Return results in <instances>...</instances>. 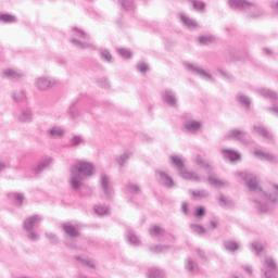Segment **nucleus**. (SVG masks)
Here are the masks:
<instances>
[{"label": "nucleus", "instance_id": "nucleus-1", "mask_svg": "<svg viewBox=\"0 0 278 278\" xmlns=\"http://www.w3.org/2000/svg\"><path fill=\"white\" fill-rule=\"evenodd\" d=\"M239 181H245L251 194L253 207L260 214H267L277 207L278 185H270L267 192L262 189L257 177L245 172L237 173Z\"/></svg>", "mask_w": 278, "mask_h": 278}, {"label": "nucleus", "instance_id": "nucleus-2", "mask_svg": "<svg viewBox=\"0 0 278 278\" xmlns=\"http://www.w3.org/2000/svg\"><path fill=\"white\" fill-rule=\"evenodd\" d=\"M94 175V165L85 160L76 161L70 168L68 184L74 192H81L86 188V179Z\"/></svg>", "mask_w": 278, "mask_h": 278}, {"label": "nucleus", "instance_id": "nucleus-3", "mask_svg": "<svg viewBox=\"0 0 278 278\" xmlns=\"http://www.w3.org/2000/svg\"><path fill=\"white\" fill-rule=\"evenodd\" d=\"M228 5L232 8V10H243L250 18H260V16H264L262 7L254 2H249L247 0H229Z\"/></svg>", "mask_w": 278, "mask_h": 278}, {"label": "nucleus", "instance_id": "nucleus-4", "mask_svg": "<svg viewBox=\"0 0 278 278\" xmlns=\"http://www.w3.org/2000/svg\"><path fill=\"white\" fill-rule=\"evenodd\" d=\"M74 37L72 38L71 42L77 49H96L94 43L88 41L90 40V36L86 34L84 30L74 27L72 29Z\"/></svg>", "mask_w": 278, "mask_h": 278}, {"label": "nucleus", "instance_id": "nucleus-5", "mask_svg": "<svg viewBox=\"0 0 278 278\" xmlns=\"http://www.w3.org/2000/svg\"><path fill=\"white\" fill-rule=\"evenodd\" d=\"M63 230L66 233L67 238L65 240L66 247L70 249H77L76 238H79V230L71 223L63 224Z\"/></svg>", "mask_w": 278, "mask_h": 278}, {"label": "nucleus", "instance_id": "nucleus-6", "mask_svg": "<svg viewBox=\"0 0 278 278\" xmlns=\"http://www.w3.org/2000/svg\"><path fill=\"white\" fill-rule=\"evenodd\" d=\"M262 278H277L275 273L277 271V263L271 256H266L262 265Z\"/></svg>", "mask_w": 278, "mask_h": 278}, {"label": "nucleus", "instance_id": "nucleus-7", "mask_svg": "<svg viewBox=\"0 0 278 278\" xmlns=\"http://www.w3.org/2000/svg\"><path fill=\"white\" fill-rule=\"evenodd\" d=\"M258 94L261 97H265V99H270L273 101V106L269 108V112H273L275 116H278V99H277V93L270 89L266 88H258L257 89Z\"/></svg>", "mask_w": 278, "mask_h": 278}, {"label": "nucleus", "instance_id": "nucleus-8", "mask_svg": "<svg viewBox=\"0 0 278 278\" xmlns=\"http://www.w3.org/2000/svg\"><path fill=\"white\" fill-rule=\"evenodd\" d=\"M14 118L17 123H31L34 121V112L29 108L18 109L14 112Z\"/></svg>", "mask_w": 278, "mask_h": 278}, {"label": "nucleus", "instance_id": "nucleus-9", "mask_svg": "<svg viewBox=\"0 0 278 278\" xmlns=\"http://www.w3.org/2000/svg\"><path fill=\"white\" fill-rule=\"evenodd\" d=\"M56 81L54 78L49 76H41L35 79V87L37 90L47 91L49 88H53Z\"/></svg>", "mask_w": 278, "mask_h": 278}, {"label": "nucleus", "instance_id": "nucleus-10", "mask_svg": "<svg viewBox=\"0 0 278 278\" xmlns=\"http://www.w3.org/2000/svg\"><path fill=\"white\" fill-rule=\"evenodd\" d=\"M100 186L106 199H110V197L114 194V189L112 188V178L108 174L100 175Z\"/></svg>", "mask_w": 278, "mask_h": 278}, {"label": "nucleus", "instance_id": "nucleus-11", "mask_svg": "<svg viewBox=\"0 0 278 278\" xmlns=\"http://www.w3.org/2000/svg\"><path fill=\"white\" fill-rule=\"evenodd\" d=\"M2 77L11 81H21L25 77V72L16 68H5L2 71Z\"/></svg>", "mask_w": 278, "mask_h": 278}, {"label": "nucleus", "instance_id": "nucleus-12", "mask_svg": "<svg viewBox=\"0 0 278 278\" xmlns=\"http://www.w3.org/2000/svg\"><path fill=\"white\" fill-rule=\"evenodd\" d=\"M155 179L159 181V184H161V186H165V188H173L175 186L173 177L162 169H157L155 172Z\"/></svg>", "mask_w": 278, "mask_h": 278}, {"label": "nucleus", "instance_id": "nucleus-13", "mask_svg": "<svg viewBox=\"0 0 278 278\" xmlns=\"http://www.w3.org/2000/svg\"><path fill=\"white\" fill-rule=\"evenodd\" d=\"M40 223H42V216L33 215L24 220V223H23L24 230L31 231V230L40 227Z\"/></svg>", "mask_w": 278, "mask_h": 278}, {"label": "nucleus", "instance_id": "nucleus-14", "mask_svg": "<svg viewBox=\"0 0 278 278\" xmlns=\"http://www.w3.org/2000/svg\"><path fill=\"white\" fill-rule=\"evenodd\" d=\"M186 67L188 68V71H191V73L199 75V77H201L205 81H214V78L212 77V75H210V73L205 72L203 68L197 67L194 66V64H191V63H187Z\"/></svg>", "mask_w": 278, "mask_h": 278}, {"label": "nucleus", "instance_id": "nucleus-15", "mask_svg": "<svg viewBox=\"0 0 278 278\" xmlns=\"http://www.w3.org/2000/svg\"><path fill=\"white\" fill-rule=\"evenodd\" d=\"M226 139H232V140H238L239 142H242L243 144H247V131L244 130H238V129H232L226 134Z\"/></svg>", "mask_w": 278, "mask_h": 278}, {"label": "nucleus", "instance_id": "nucleus-16", "mask_svg": "<svg viewBox=\"0 0 278 278\" xmlns=\"http://www.w3.org/2000/svg\"><path fill=\"white\" fill-rule=\"evenodd\" d=\"M163 101L169 108H177V94L173 92L170 89H165L162 92Z\"/></svg>", "mask_w": 278, "mask_h": 278}, {"label": "nucleus", "instance_id": "nucleus-17", "mask_svg": "<svg viewBox=\"0 0 278 278\" xmlns=\"http://www.w3.org/2000/svg\"><path fill=\"white\" fill-rule=\"evenodd\" d=\"M220 153L225 160H229V162H238L240 160V153L232 149H222Z\"/></svg>", "mask_w": 278, "mask_h": 278}, {"label": "nucleus", "instance_id": "nucleus-18", "mask_svg": "<svg viewBox=\"0 0 278 278\" xmlns=\"http://www.w3.org/2000/svg\"><path fill=\"white\" fill-rule=\"evenodd\" d=\"M255 157H257L258 160H263L265 162H273L274 164H277L278 162V156L275 154H270V153H266L260 150H256L254 152Z\"/></svg>", "mask_w": 278, "mask_h": 278}, {"label": "nucleus", "instance_id": "nucleus-19", "mask_svg": "<svg viewBox=\"0 0 278 278\" xmlns=\"http://www.w3.org/2000/svg\"><path fill=\"white\" fill-rule=\"evenodd\" d=\"M180 22L185 27H188V29H199V23H197V20H192L186 14H180Z\"/></svg>", "mask_w": 278, "mask_h": 278}, {"label": "nucleus", "instance_id": "nucleus-20", "mask_svg": "<svg viewBox=\"0 0 278 278\" xmlns=\"http://www.w3.org/2000/svg\"><path fill=\"white\" fill-rule=\"evenodd\" d=\"M48 137L54 140L60 138H64V128L59 126H53L52 128L47 130Z\"/></svg>", "mask_w": 278, "mask_h": 278}, {"label": "nucleus", "instance_id": "nucleus-21", "mask_svg": "<svg viewBox=\"0 0 278 278\" xmlns=\"http://www.w3.org/2000/svg\"><path fill=\"white\" fill-rule=\"evenodd\" d=\"M254 134H258V136H262L263 138H266L267 140H273V134L268 131L262 124H257L253 126Z\"/></svg>", "mask_w": 278, "mask_h": 278}, {"label": "nucleus", "instance_id": "nucleus-22", "mask_svg": "<svg viewBox=\"0 0 278 278\" xmlns=\"http://www.w3.org/2000/svg\"><path fill=\"white\" fill-rule=\"evenodd\" d=\"M202 127L201 122L197 121H188L185 123V129L189 134H197V131H200Z\"/></svg>", "mask_w": 278, "mask_h": 278}, {"label": "nucleus", "instance_id": "nucleus-23", "mask_svg": "<svg viewBox=\"0 0 278 278\" xmlns=\"http://www.w3.org/2000/svg\"><path fill=\"white\" fill-rule=\"evenodd\" d=\"M51 162H53V159L47 156L40 161V163L35 168V175H39V173H42L45 168H48V166L51 165Z\"/></svg>", "mask_w": 278, "mask_h": 278}, {"label": "nucleus", "instance_id": "nucleus-24", "mask_svg": "<svg viewBox=\"0 0 278 278\" xmlns=\"http://www.w3.org/2000/svg\"><path fill=\"white\" fill-rule=\"evenodd\" d=\"M217 200H218V203H219L220 207L231 208L236 205V202H233V200L228 199L227 197H225V194L217 195Z\"/></svg>", "mask_w": 278, "mask_h": 278}, {"label": "nucleus", "instance_id": "nucleus-25", "mask_svg": "<svg viewBox=\"0 0 278 278\" xmlns=\"http://www.w3.org/2000/svg\"><path fill=\"white\" fill-rule=\"evenodd\" d=\"M179 173L182 179H189V181H201V177H199L194 172L182 169Z\"/></svg>", "mask_w": 278, "mask_h": 278}, {"label": "nucleus", "instance_id": "nucleus-26", "mask_svg": "<svg viewBox=\"0 0 278 278\" xmlns=\"http://www.w3.org/2000/svg\"><path fill=\"white\" fill-rule=\"evenodd\" d=\"M86 144V139L81 137V135H74L70 138V146L77 148Z\"/></svg>", "mask_w": 278, "mask_h": 278}, {"label": "nucleus", "instance_id": "nucleus-27", "mask_svg": "<svg viewBox=\"0 0 278 278\" xmlns=\"http://www.w3.org/2000/svg\"><path fill=\"white\" fill-rule=\"evenodd\" d=\"M12 99L16 103H23V101L27 99V94L25 93V90L18 89L12 93Z\"/></svg>", "mask_w": 278, "mask_h": 278}, {"label": "nucleus", "instance_id": "nucleus-28", "mask_svg": "<svg viewBox=\"0 0 278 278\" xmlns=\"http://www.w3.org/2000/svg\"><path fill=\"white\" fill-rule=\"evenodd\" d=\"M170 164L179 170V173L184 169V160L179 157V155L173 154L169 156Z\"/></svg>", "mask_w": 278, "mask_h": 278}, {"label": "nucleus", "instance_id": "nucleus-29", "mask_svg": "<svg viewBox=\"0 0 278 278\" xmlns=\"http://www.w3.org/2000/svg\"><path fill=\"white\" fill-rule=\"evenodd\" d=\"M126 240L127 242H129V244H132V247H139L140 244V239H138L136 233H134V231L131 230H128L126 232Z\"/></svg>", "mask_w": 278, "mask_h": 278}, {"label": "nucleus", "instance_id": "nucleus-30", "mask_svg": "<svg viewBox=\"0 0 278 278\" xmlns=\"http://www.w3.org/2000/svg\"><path fill=\"white\" fill-rule=\"evenodd\" d=\"M185 268L189 273H199V265H197V263H194V260H192L190 257L187 258V261L185 263Z\"/></svg>", "mask_w": 278, "mask_h": 278}, {"label": "nucleus", "instance_id": "nucleus-31", "mask_svg": "<svg viewBox=\"0 0 278 278\" xmlns=\"http://www.w3.org/2000/svg\"><path fill=\"white\" fill-rule=\"evenodd\" d=\"M126 194H140V187L134 182H129L125 187Z\"/></svg>", "mask_w": 278, "mask_h": 278}, {"label": "nucleus", "instance_id": "nucleus-32", "mask_svg": "<svg viewBox=\"0 0 278 278\" xmlns=\"http://www.w3.org/2000/svg\"><path fill=\"white\" fill-rule=\"evenodd\" d=\"M129 157H131V152L126 151L123 154L116 156L115 162L116 164H118V166H125V163L127 162V160H129Z\"/></svg>", "mask_w": 278, "mask_h": 278}, {"label": "nucleus", "instance_id": "nucleus-33", "mask_svg": "<svg viewBox=\"0 0 278 278\" xmlns=\"http://www.w3.org/2000/svg\"><path fill=\"white\" fill-rule=\"evenodd\" d=\"M208 182L216 188H227V186H229V182H227V180H222L214 177H208Z\"/></svg>", "mask_w": 278, "mask_h": 278}, {"label": "nucleus", "instance_id": "nucleus-34", "mask_svg": "<svg viewBox=\"0 0 278 278\" xmlns=\"http://www.w3.org/2000/svg\"><path fill=\"white\" fill-rule=\"evenodd\" d=\"M75 260L81 266H87L88 268H94V262L88 257L75 256Z\"/></svg>", "mask_w": 278, "mask_h": 278}, {"label": "nucleus", "instance_id": "nucleus-35", "mask_svg": "<svg viewBox=\"0 0 278 278\" xmlns=\"http://www.w3.org/2000/svg\"><path fill=\"white\" fill-rule=\"evenodd\" d=\"M10 199H13L15 205H18V207H21V205H23V201H25V195H23V193H18V192H13L9 194Z\"/></svg>", "mask_w": 278, "mask_h": 278}, {"label": "nucleus", "instance_id": "nucleus-36", "mask_svg": "<svg viewBox=\"0 0 278 278\" xmlns=\"http://www.w3.org/2000/svg\"><path fill=\"white\" fill-rule=\"evenodd\" d=\"M237 100L239 101V103H241V105H243V108H247V110L251 108V99L245 94L239 93L237 96Z\"/></svg>", "mask_w": 278, "mask_h": 278}, {"label": "nucleus", "instance_id": "nucleus-37", "mask_svg": "<svg viewBox=\"0 0 278 278\" xmlns=\"http://www.w3.org/2000/svg\"><path fill=\"white\" fill-rule=\"evenodd\" d=\"M189 193L192 195V199H207L210 197V192L206 190L189 191Z\"/></svg>", "mask_w": 278, "mask_h": 278}, {"label": "nucleus", "instance_id": "nucleus-38", "mask_svg": "<svg viewBox=\"0 0 278 278\" xmlns=\"http://www.w3.org/2000/svg\"><path fill=\"white\" fill-rule=\"evenodd\" d=\"M149 231L152 238H160V236H164V230L160 226H152Z\"/></svg>", "mask_w": 278, "mask_h": 278}, {"label": "nucleus", "instance_id": "nucleus-39", "mask_svg": "<svg viewBox=\"0 0 278 278\" xmlns=\"http://www.w3.org/2000/svg\"><path fill=\"white\" fill-rule=\"evenodd\" d=\"M149 278H164V273L157 268H150L147 273Z\"/></svg>", "mask_w": 278, "mask_h": 278}, {"label": "nucleus", "instance_id": "nucleus-40", "mask_svg": "<svg viewBox=\"0 0 278 278\" xmlns=\"http://www.w3.org/2000/svg\"><path fill=\"white\" fill-rule=\"evenodd\" d=\"M119 4L122 5L123 10H126V12H130V10L136 8L134 0H119Z\"/></svg>", "mask_w": 278, "mask_h": 278}, {"label": "nucleus", "instance_id": "nucleus-41", "mask_svg": "<svg viewBox=\"0 0 278 278\" xmlns=\"http://www.w3.org/2000/svg\"><path fill=\"white\" fill-rule=\"evenodd\" d=\"M193 162L198 164V166H202V168H212V165L199 154L193 159Z\"/></svg>", "mask_w": 278, "mask_h": 278}, {"label": "nucleus", "instance_id": "nucleus-42", "mask_svg": "<svg viewBox=\"0 0 278 278\" xmlns=\"http://www.w3.org/2000/svg\"><path fill=\"white\" fill-rule=\"evenodd\" d=\"M224 247L226 251H229L230 253H233V251H238V249H240V245L236 241H226L224 242Z\"/></svg>", "mask_w": 278, "mask_h": 278}, {"label": "nucleus", "instance_id": "nucleus-43", "mask_svg": "<svg viewBox=\"0 0 278 278\" xmlns=\"http://www.w3.org/2000/svg\"><path fill=\"white\" fill-rule=\"evenodd\" d=\"M190 3L198 12H203V10H205V3L203 1L190 0Z\"/></svg>", "mask_w": 278, "mask_h": 278}, {"label": "nucleus", "instance_id": "nucleus-44", "mask_svg": "<svg viewBox=\"0 0 278 278\" xmlns=\"http://www.w3.org/2000/svg\"><path fill=\"white\" fill-rule=\"evenodd\" d=\"M1 23H16V16L11 14H0Z\"/></svg>", "mask_w": 278, "mask_h": 278}, {"label": "nucleus", "instance_id": "nucleus-45", "mask_svg": "<svg viewBox=\"0 0 278 278\" xmlns=\"http://www.w3.org/2000/svg\"><path fill=\"white\" fill-rule=\"evenodd\" d=\"M100 55H101V60H103V62H112V53H110V50L101 49Z\"/></svg>", "mask_w": 278, "mask_h": 278}, {"label": "nucleus", "instance_id": "nucleus-46", "mask_svg": "<svg viewBox=\"0 0 278 278\" xmlns=\"http://www.w3.org/2000/svg\"><path fill=\"white\" fill-rule=\"evenodd\" d=\"M70 116H72V118H77L79 117V106L77 105V103H73L71 106H70Z\"/></svg>", "mask_w": 278, "mask_h": 278}, {"label": "nucleus", "instance_id": "nucleus-47", "mask_svg": "<svg viewBox=\"0 0 278 278\" xmlns=\"http://www.w3.org/2000/svg\"><path fill=\"white\" fill-rule=\"evenodd\" d=\"M94 212H96V214H98V216H105V214H108V212H110V208H108V206H105V205H96Z\"/></svg>", "mask_w": 278, "mask_h": 278}, {"label": "nucleus", "instance_id": "nucleus-48", "mask_svg": "<svg viewBox=\"0 0 278 278\" xmlns=\"http://www.w3.org/2000/svg\"><path fill=\"white\" fill-rule=\"evenodd\" d=\"M191 230L193 233H198V236H203L205 233V227L198 225V224H191Z\"/></svg>", "mask_w": 278, "mask_h": 278}, {"label": "nucleus", "instance_id": "nucleus-49", "mask_svg": "<svg viewBox=\"0 0 278 278\" xmlns=\"http://www.w3.org/2000/svg\"><path fill=\"white\" fill-rule=\"evenodd\" d=\"M168 245H150V251L152 253H166Z\"/></svg>", "mask_w": 278, "mask_h": 278}, {"label": "nucleus", "instance_id": "nucleus-50", "mask_svg": "<svg viewBox=\"0 0 278 278\" xmlns=\"http://www.w3.org/2000/svg\"><path fill=\"white\" fill-rule=\"evenodd\" d=\"M26 232L28 240H30L31 242H37V240H40V235H38L36 230H26Z\"/></svg>", "mask_w": 278, "mask_h": 278}, {"label": "nucleus", "instance_id": "nucleus-51", "mask_svg": "<svg viewBox=\"0 0 278 278\" xmlns=\"http://www.w3.org/2000/svg\"><path fill=\"white\" fill-rule=\"evenodd\" d=\"M214 37L213 36H202L199 37V43L200 45H212L214 42Z\"/></svg>", "mask_w": 278, "mask_h": 278}, {"label": "nucleus", "instance_id": "nucleus-52", "mask_svg": "<svg viewBox=\"0 0 278 278\" xmlns=\"http://www.w3.org/2000/svg\"><path fill=\"white\" fill-rule=\"evenodd\" d=\"M137 71L139 73H141V75H144V73H147V71H149V64H147L144 62H139L137 64Z\"/></svg>", "mask_w": 278, "mask_h": 278}, {"label": "nucleus", "instance_id": "nucleus-53", "mask_svg": "<svg viewBox=\"0 0 278 278\" xmlns=\"http://www.w3.org/2000/svg\"><path fill=\"white\" fill-rule=\"evenodd\" d=\"M251 249L253 253H255L256 255H260V253H262V243L255 241L252 243Z\"/></svg>", "mask_w": 278, "mask_h": 278}, {"label": "nucleus", "instance_id": "nucleus-54", "mask_svg": "<svg viewBox=\"0 0 278 278\" xmlns=\"http://www.w3.org/2000/svg\"><path fill=\"white\" fill-rule=\"evenodd\" d=\"M117 53L125 59L131 58V52L125 48L117 49Z\"/></svg>", "mask_w": 278, "mask_h": 278}, {"label": "nucleus", "instance_id": "nucleus-55", "mask_svg": "<svg viewBox=\"0 0 278 278\" xmlns=\"http://www.w3.org/2000/svg\"><path fill=\"white\" fill-rule=\"evenodd\" d=\"M195 255L200 257L201 262H207V256H205V252H203L201 249H195Z\"/></svg>", "mask_w": 278, "mask_h": 278}, {"label": "nucleus", "instance_id": "nucleus-56", "mask_svg": "<svg viewBox=\"0 0 278 278\" xmlns=\"http://www.w3.org/2000/svg\"><path fill=\"white\" fill-rule=\"evenodd\" d=\"M194 216H195V218H201V216H205V207H203V206L197 207Z\"/></svg>", "mask_w": 278, "mask_h": 278}, {"label": "nucleus", "instance_id": "nucleus-57", "mask_svg": "<svg viewBox=\"0 0 278 278\" xmlns=\"http://www.w3.org/2000/svg\"><path fill=\"white\" fill-rule=\"evenodd\" d=\"M46 238H48V240H50L52 244H55V242H58V236H55V233L53 232H47Z\"/></svg>", "mask_w": 278, "mask_h": 278}, {"label": "nucleus", "instance_id": "nucleus-58", "mask_svg": "<svg viewBox=\"0 0 278 278\" xmlns=\"http://www.w3.org/2000/svg\"><path fill=\"white\" fill-rule=\"evenodd\" d=\"M218 228V220L217 219H211L208 222V226L206 229H217Z\"/></svg>", "mask_w": 278, "mask_h": 278}, {"label": "nucleus", "instance_id": "nucleus-59", "mask_svg": "<svg viewBox=\"0 0 278 278\" xmlns=\"http://www.w3.org/2000/svg\"><path fill=\"white\" fill-rule=\"evenodd\" d=\"M5 168H10V162L9 161H0V173L2 170H5Z\"/></svg>", "mask_w": 278, "mask_h": 278}, {"label": "nucleus", "instance_id": "nucleus-60", "mask_svg": "<svg viewBox=\"0 0 278 278\" xmlns=\"http://www.w3.org/2000/svg\"><path fill=\"white\" fill-rule=\"evenodd\" d=\"M99 84L102 88H110V83H108L106 78H102L99 80Z\"/></svg>", "mask_w": 278, "mask_h": 278}, {"label": "nucleus", "instance_id": "nucleus-61", "mask_svg": "<svg viewBox=\"0 0 278 278\" xmlns=\"http://www.w3.org/2000/svg\"><path fill=\"white\" fill-rule=\"evenodd\" d=\"M218 73H219V75H222V77H225L226 79H231V77H232L231 74H229L223 70H219Z\"/></svg>", "mask_w": 278, "mask_h": 278}, {"label": "nucleus", "instance_id": "nucleus-62", "mask_svg": "<svg viewBox=\"0 0 278 278\" xmlns=\"http://www.w3.org/2000/svg\"><path fill=\"white\" fill-rule=\"evenodd\" d=\"M243 270H245V273H248V275H253V267L245 265L243 266Z\"/></svg>", "mask_w": 278, "mask_h": 278}, {"label": "nucleus", "instance_id": "nucleus-63", "mask_svg": "<svg viewBox=\"0 0 278 278\" xmlns=\"http://www.w3.org/2000/svg\"><path fill=\"white\" fill-rule=\"evenodd\" d=\"M271 10H275V12H278V0L270 2Z\"/></svg>", "mask_w": 278, "mask_h": 278}, {"label": "nucleus", "instance_id": "nucleus-64", "mask_svg": "<svg viewBox=\"0 0 278 278\" xmlns=\"http://www.w3.org/2000/svg\"><path fill=\"white\" fill-rule=\"evenodd\" d=\"M181 210L186 215H188V203L184 202L181 205Z\"/></svg>", "mask_w": 278, "mask_h": 278}]
</instances>
